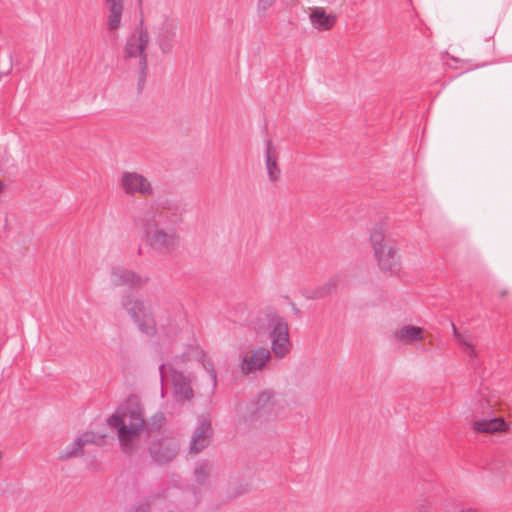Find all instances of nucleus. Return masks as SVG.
<instances>
[{"mask_svg": "<svg viewBox=\"0 0 512 512\" xmlns=\"http://www.w3.org/2000/svg\"><path fill=\"white\" fill-rule=\"evenodd\" d=\"M107 422L111 427L118 429L120 443L123 449L127 450L132 439L140 434L145 425L143 410L137 397L130 396Z\"/></svg>", "mask_w": 512, "mask_h": 512, "instance_id": "obj_1", "label": "nucleus"}, {"mask_svg": "<svg viewBox=\"0 0 512 512\" xmlns=\"http://www.w3.org/2000/svg\"><path fill=\"white\" fill-rule=\"evenodd\" d=\"M150 40L149 31L143 26V21L127 37L123 57L130 67L138 70V89L141 90L146 82L148 63L146 48Z\"/></svg>", "mask_w": 512, "mask_h": 512, "instance_id": "obj_2", "label": "nucleus"}, {"mask_svg": "<svg viewBox=\"0 0 512 512\" xmlns=\"http://www.w3.org/2000/svg\"><path fill=\"white\" fill-rule=\"evenodd\" d=\"M149 17L152 21L150 29L155 43L163 54L171 53L177 36V19L169 9L161 10L158 7L149 12Z\"/></svg>", "mask_w": 512, "mask_h": 512, "instance_id": "obj_3", "label": "nucleus"}, {"mask_svg": "<svg viewBox=\"0 0 512 512\" xmlns=\"http://www.w3.org/2000/svg\"><path fill=\"white\" fill-rule=\"evenodd\" d=\"M120 303L142 333L148 336L158 334L157 322L147 301L127 293L122 296Z\"/></svg>", "mask_w": 512, "mask_h": 512, "instance_id": "obj_4", "label": "nucleus"}, {"mask_svg": "<svg viewBox=\"0 0 512 512\" xmlns=\"http://www.w3.org/2000/svg\"><path fill=\"white\" fill-rule=\"evenodd\" d=\"M120 303L142 333L148 336L158 334L157 322L147 301L127 293L122 296Z\"/></svg>", "mask_w": 512, "mask_h": 512, "instance_id": "obj_5", "label": "nucleus"}, {"mask_svg": "<svg viewBox=\"0 0 512 512\" xmlns=\"http://www.w3.org/2000/svg\"><path fill=\"white\" fill-rule=\"evenodd\" d=\"M141 228L146 244L158 254H170L179 245V235L176 230L162 227L154 220H141Z\"/></svg>", "mask_w": 512, "mask_h": 512, "instance_id": "obj_6", "label": "nucleus"}, {"mask_svg": "<svg viewBox=\"0 0 512 512\" xmlns=\"http://www.w3.org/2000/svg\"><path fill=\"white\" fill-rule=\"evenodd\" d=\"M263 315L271 338V349L277 358L282 359L291 348L288 323L273 308H266Z\"/></svg>", "mask_w": 512, "mask_h": 512, "instance_id": "obj_7", "label": "nucleus"}, {"mask_svg": "<svg viewBox=\"0 0 512 512\" xmlns=\"http://www.w3.org/2000/svg\"><path fill=\"white\" fill-rule=\"evenodd\" d=\"M370 240L379 268L385 272L397 273L401 268L400 258L396 248L385 241L382 226L378 225L372 229Z\"/></svg>", "mask_w": 512, "mask_h": 512, "instance_id": "obj_8", "label": "nucleus"}, {"mask_svg": "<svg viewBox=\"0 0 512 512\" xmlns=\"http://www.w3.org/2000/svg\"><path fill=\"white\" fill-rule=\"evenodd\" d=\"M185 213L186 205L184 202L165 198L156 202L154 215L145 217L142 220H154L159 226L177 231L178 227L183 223Z\"/></svg>", "mask_w": 512, "mask_h": 512, "instance_id": "obj_9", "label": "nucleus"}, {"mask_svg": "<svg viewBox=\"0 0 512 512\" xmlns=\"http://www.w3.org/2000/svg\"><path fill=\"white\" fill-rule=\"evenodd\" d=\"M158 334L163 333L167 337L177 335L186 323V314L180 303H174L165 307L158 315Z\"/></svg>", "mask_w": 512, "mask_h": 512, "instance_id": "obj_10", "label": "nucleus"}, {"mask_svg": "<svg viewBox=\"0 0 512 512\" xmlns=\"http://www.w3.org/2000/svg\"><path fill=\"white\" fill-rule=\"evenodd\" d=\"M119 185L125 194L131 196L136 194L151 196L154 193L151 182L137 172H123L119 179Z\"/></svg>", "mask_w": 512, "mask_h": 512, "instance_id": "obj_11", "label": "nucleus"}, {"mask_svg": "<svg viewBox=\"0 0 512 512\" xmlns=\"http://www.w3.org/2000/svg\"><path fill=\"white\" fill-rule=\"evenodd\" d=\"M149 281V277L141 275L133 270L122 266H115L111 269V283L116 287H128L130 289H140Z\"/></svg>", "mask_w": 512, "mask_h": 512, "instance_id": "obj_12", "label": "nucleus"}, {"mask_svg": "<svg viewBox=\"0 0 512 512\" xmlns=\"http://www.w3.org/2000/svg\"><path fill=\"white\" fill-rule=\"evenodd\" d=\"M178 444L176 441L160 439L151 443L149 447L152 458L159 464H167L178 453Z\"/></svg>", "mask_w": 512, "mask_h": 512, "instance_id": "obj_13", "label": "nucleus"}, {"mask_svg": "<svg viewBox=\"0 0 512 512\" xmlns=\"http://www.w3.org/2000/svg\"><path fill=\"white\" fill-rule=\"evenodd\" d=\"M173 396L178 402H186L192 400L194 392L192 389L191 374H185L180 371L172 372Z\"/></svg>", "mask_w": 512, "mask_h": 512, "instance_id": "obj_14", "label": "nucleus"}, {"mask_svg": "<svg viewBox=\"0 0 512 512\" xmlns=\"http://www.w3.org/2000/svg\"><path fill=\"white\" fill-rule=\"evenodd\" d=\"M212 433L211 420L206 417L200 418L191 438L190 451L198 453L205 449L210 443Z\"/></svg>", "mask_w": 512, "mask_h": 512, "instance_id": "obj_15", "label": "nucleus"}, {"mask_svg": "<svg viewBox=\"0 0 512 512\" xmlns=\"http://www.w3.org/2000/svg\"><path fill=\"white\" fill-rule=\"evenodd\" d=\"M271 357L270 351L265 347H259L252 351L251 355L242 358L240 367L244 373L261 370Z\"/></svg>", "mask_w": 512, "mask_h": 512, "instance_id": "obj_16", "label": "nucleus"}, {"mask_svg": "<svg viewBox=\"0 0 512 512\" xmlns=\"http://www.w3.org/2000/svg\"><path fill=\"white\" fill-rule=\"evenodd\" d=\"M345 285V275L344 274H337L334 277L330 278L327 282H325L323 285L307 290L305 293V296L308 299H323L327 296H330L337 292L339 286Z\"/></svg>", "mask_w": 512, "mask_h": 512, "instance_id": "obj_17", "label": "nucleus"}, {"mask_svg": "<svg viewBox=\"0 0 512 512\" xmlns=\"http://www.w3.org/2000/svg\"><path fill=\"white\" fill-rule=\"evenodd\" d=\"M103 6L107 11V28L118 30L122 25L124 0H103Z\"/></svg>", "mask_w": 512, "mask_h": 512, "instance_id": "obj_18", "label": "nucleus"}, {"mask_svg": "<svg viewBox=\"0 0 512 512\" xmlns=\"http://www.w3.org/2000/svg\"><path fill=\"white\" fill-rule=\"evenodd\" d=\"M393 337L396 341L405 344H414L415 342L423 340V330L420 327L405 325L393 332Z\"/></svg>", "mask_w": 512, "mask_h": 512, "instance_id": "obj_19", "label": "nucleus"}, {"mask_svg": "<svg viewBox=\"0 0 512 512\" xmlns=\"http://www.w3.org/2000/svg\"><path fill=\"white\" fill-rule=\"evenodd\" d=\"M93 439L94 435L92 433L87 432L82 434L59 453L58 459L65 461L78 455L82 451L83 446L92 443L94 441Z\"/></svg>", "mask_w": 512, "mask_h": 512, "instance_id": "obj_20", "label": "nucleus"}, {"mask_svg": "<svg viewBox=\"0 0 512 512\" xmlns=\"http://www.w3.org/2000/svg\"><path fill=\"white\" fill-rule=\"evenodd\" d=\"M265 164L269 180L277 181L280 178L281 171L277 165V155L271 140L266 141L265 144Z\"/></svg>", "mask_w": 512, "mask_h": 512, "instance_id": "obj_21", "label": "nucleus"}, {"mask_svg": "<svg viewBox=\"0 0 512 512\" xmlns=\"http://www.w3.org/2000/svg\"><path fill=\"white\" fill-rule=\"evenodd\" d=\"M472 427L476 432L480 433H494L503 432L508 428L507 423L502 418H491L475 420Z\"/></svg>", "mask_w": 512, "mask_h": 512, "instance_id": "obj_22", "label": "nucleus"}, {"mask_svg": "<svg viewBox=\"0 0 512 512\" xmlns=\"http://www.w3.org/2000/svg\"><path fill=\"white\" fill-rule=\"evenodd\" d=\"M251 418L261 413H271L274 407L273 394L269 391L260 393L252 402Z\"/></svg>", "mask_w": 512, "mask_h": 512, "instance_id": "obj_23", "label": "nucleus"}, {"mask_svg": "<svg viewBox=\"0 0 512 512\" xmlns=\"http://www.w3.org/2000/svg\"><path fill=\"white\" fill-rule=\"evenodd\" d=\"M310 20L316 29L329 30L334 26L336 18L326 14L322 8H315L310 14Z\"/></svg>", "mask_w": 512, "mask_h": 512, "instance_id": "obj_24", "label": "nucleus"}, {"mask_svg": "<svg viewBox=\"0 0 512 512\" xmlns=\"http://www.w3.org/2000/svg\"><path fill=\"white\" fill-rule=\"evenodd\" d=\"M451 328L454 339L463 346L465 354L471 359L476 358L477 352L475 350L474 345L471 343V335L466 333H461L454 323L451 322Z\"/></svg>", "mask_w": 512, "mask_h": 512, "instance_id": "obj_25", "label": "nucleus"}, {"mask_svg": "<svg viewBox=\"0 0 512 512\" xmlns=\"http://www.w3.org/2000/svg\"><path fill=\"white\" fill-rule=\"evenodd\" d=\"M209 468L208 463L203 462L200 465H198L194 470V477L198 484L205 485L208 483L209 480Z\"/></svg>", "mask_w": 512, "mask_h": 512, "instance_id": "obj_26", "label": "nucleus"}, {"mask_svg": "<svg viewBox=\"0 0 512 512\" xmlns=\"http://www.w3.org/2000/svg\"><path fill=\"white\" fill-rule=\"evenodd\" d=\"M276 0H257V11L260 16H265L269 8L273 6Z\"/></svg>", "mask_w": 512, "mask_h": 512, "instance_id": "obj_27", "label": "nucleus"}, {"mask_svg": "<svg viewBox=\"0 0 512 512\" xmlns=\"http://www.w3.org/2000/svg\"><path fill=\"white\" fill-rule=\"evenodd\" d=\"M203 367L204 369L206 370V372L208 373L210 379H211V382H212V387L215 388L216 385H217V373L215 371V368H214V365L213 363L211 362H204L203 363Z\"/></svg>", "mask_w": 512, "mask_h": 512, "instance_id": "obj_28", "label": "nucleus"}, {"mask_svg": "<svg viewBox=\"0 0 512 512\" xmlns=\"http://www.w3.org/2000/svg\"><path fill=\"white\" fill-rule=\"evenodd\" d=\"M150 504L148 498H143L141 501H139L137 504H135L130 512H149L150 510Z\"/></svg>", "mask_w": 512, "mask_h": 512, "instance_id": "obj_29", "label": "nucleus"}, {"mask_svg": "<svg viewBox=\"0 0 512 512\" xmlns=\"http://www.w3.org/2000/svg\"><path fill=\"white\" fill-rule=\"evenodd\" d=\"M164 369H165V365L164 364L159 366V372H160L161 377H163Z\"/></svg>", "mask_w": 512, "mask_h": 512, "instance_id": "obj_30", "label": "nucleus"}, {"mask_svg": "<svg viewBox=\"0 0 512 512\" xmlns=\"http://www.w3.org/2000/svg\"><path fill=\"white\" fill-rule=\"evenodd\" d=\"M4 183L0 180V194L2 193L3 189H4Z\"/></svg>", "mask_w": 512, "mask_h": 512, "instance_id": "obj_31", "label": "nucleus"}, {"mask_svg": "<svg viewBox=\"0 0 512 512\" xmlns=\"http://www.w3.org/2000/svg\"><path fill=\"white\" fill-rule=\"evenodd\" d=\"M246 490H247V489H242L241 491H239V492H238V494H240V493H245V491H246Z\"/></svg>", "mask_w": 512, "mask_h": 512, "instance_id": "obj_32", "label": "nucleus"}, {"mask_svg": "<svg viewBox=\"0 0 512 512\" xmlns=\"http://www.w3.org/2000/svg\"><path fill=\"white\" fill-rule=\"evenodd\" d=\"M506 294L505 291H501V296H504Z\"/></svg>", "mask_w": 512, "mask_h": 512, "instance_id": "obj_33", "label": "nucleus"}, {"mask_svg": "<svg viewBox=\"0 0 512 512\" xmlns=\"http://www.w3.org/2000/svg\"><path fill=\"white\" fill-rule=\"evenodd\" d=\"M138 4H141L142 3V0H136Z\"/></svg>", "mask_w": 512, "mask_h": 512, "instance_id": "obj_34", "label": "nucleus"}]
</instances>
